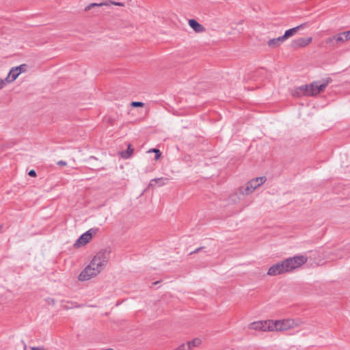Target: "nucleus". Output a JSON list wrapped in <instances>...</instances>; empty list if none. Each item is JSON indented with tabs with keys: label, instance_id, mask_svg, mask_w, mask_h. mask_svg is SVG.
Wrapping results in <instances>:
<instances>
[{
	"label": "nucleus",
	"instance_id": "f257e3e1",
	"mask_svg": "<svg viewBox=\"0 0 350 350\" xmlns=\"http://www.w3.org/2000/svg\"><path fill=\"white\" fill-rule=\"evenodd\" d=\"M103 271L101 269L96 265L94 262L91 260L90 263L83 269L78 276L79 281H87L96 276Z\"/></svg>",
	"mask_w": 350,
	"mask_h": 350
},
{
	"label": "nucleus",
	"instance_id": "f03ea898",
	"mask_svg": "<svg viewBox=\"0 0 350 350\" xmlns=\"http://www.w3.org/2000/svg\"><path fill=\"white\" fill-rule=\"evenodd\" d=\"M111 256V250L108 248L101 249L93 256L92 260L101 270L106 267Z\"/></svg>",
	"mask_w": 350,
	"mask_h": 350
},
{
	"label": "nucleus",
	"instance_id": "7ed1b4c3",
	"mask_svg": "<svg viewBox=\"0 0 350 350\" xmlns=\"http://www.w3.org/2000/svg\"><path fill=\"white\" fill-rule=\"evenodd\" d=\"M300 325L298 320L294 319H283L273 321L272 320V332L273 331H286L291 328L297 327Z\"/></svg>",
	"mask_w": 350,
	"mask_h": 350
},
{
	"label": "nucleus",
	"instance_id": "20e7f679",
	"mask_svg": "<svg viewBox=\"0 0 350 350\" xmlns=\"http://www.w3.org/2000/svg\"><path fill=\"white\" fill-rule=\"evenodd\" d=\"M308 260L307 256L304 255H298L293 257H290L284 260L286 267L288 272L293 271L302 265H304Z\"/></svg>",
	"mask_w": 350,
	"mask_h": 350
},
{
	"label": "nucleus",
	"instance_id": "39448f33",
	"mask_svg": "<svg viewBox=\"0 0 350 350\" xmlns=\"http://www.w3.org/2000/svg\"><path fill=\"white\" fill-rule=\"evenodd\" d=\"M98 232V228H92L82 234L75 243V247L84 246L92 239L94 235L96 234Z\"/></svg>",
	"mask_w": 350,
	"mask_h": 350
},
{
	"label": "nucleus",
	"instance_id": "423d86ee",
	"mask_svg": "<svg viewBox=\"0 0 350 350\" xmlns=\"http://www.w3.org/2000/svg\"><path fill=\"white\" fill-rule=\"evenodd\" d=\"M272 320L255 321L249 325V328L262 332H272Z\"/></svg>",
	"mask_w": 350,
	"mask_h": 350
},
{
	"label": "nucleus",
	"instance_id": "0eeeda50",
	"mask_svg": "<svg viewBox=\"0 0 350 350\" xmlns=\"http://www.w3.org/2000/svg\"><path fill=\"white\" fill-rule=\"evenodd\" d=\"M288 273L284 260L272 265L268 270L267 274L269 275H277Z\"/></svg>",
	"mask_w": 350,
	"mask_h": 350
},
{
	"label": "nucleus",
	"instance_id": "6e6552de",
	"mask_svg": "<svg viewBox=\"0 0 350 350\" xmlns=\"http://www.w3.org/2000/svg\"><path fill=\"white\" fill-rule=\"evenodd\" d=\"M25 65L13 67L10 70L7 77L5 79L7 83H11L16 80L18 76L24 70Z\"/></svg>",
	"mask_w": 350,
	"mask_h": 350
},
{
	"label": "nucleus",
	"instance_id": "1a4fd4ad",
	"mask_svg": "<svg viewBox=\"0 0 350 350\" xmlns=\"http://www.w3.org/2000/svg\"><path fill=\"white\" fill-rule=\"evenodd\" d=\"M329 83L328 81L325 82L314 81L311 83V96H315L321 92L327 86Z\"/></svg>",
	"mask_w": 350,
	"mask_h": 350
},
{
	"label": "nucleus",
	"instance_id": "9d476101",
	"mask_svg": "<svg viewBox=\"0 0 350 350\" xmlns=\"http://www.w3.org/2000/svg\"><path fill=\"white\" fill-rule=\"evenodd\" d=\"M344 37V33L341 32L333 36L332 37L327 38L325 42L326 44H329L331 46H335V45L338 43L344 42L347 41Z\"/></svg>",
	"mask_w": 350,
	"mask_h": 350
},
{
	"label": "nucleus",
	"instance_id": "9b49d317",
	"mask_svg": "<svg viewBox=\"0 0 350 350\" xmlns=\"http://www.w3.org/2000/svg\"><path fill=\"white\" fill-rule=\"evenodd\" d=\"M310 88H311V84L310 85H301L295 90L293 94L297 95V96H311L312 89H310Z\"/></svg>",
	"mask_w": 350,
	"mask_h": 350
},
{
	"label": "nucleus",
	"instance_id": "f8f14e48",
	"mask_svg": "<svg viewBox=\"0 0 350 350\" xmlns=\"http://www.w3.org/2000/svg\"><path fill=\"white\" fill-rule=\"evenodd\" d=\"M312 38L311 37L299 38L292 42V46L295 49L306 46L312 42Z\"/></svg>",
	"mask_w": 350,
	"mask_h": 350
},
{
	"label": "nucleus",
	"instance_id": "ddd939ff",
	"mask_svg": "<svg viewBox=\"0 0 350 350\" xmlns=\"http://www.w3.org/2000/svg\"><path fill=\"white\" fill-rule=\"evenodd\" d=\"M266 179L267 178L265 176H260L257 177L256 178H253L248 181L247 183L248 184H250V187L255 190L260 185H262L265 182Z\"/></svg>",
	"mask_w": 350,
	"mask_h": 350
},
{
	"label": "nucleus",
	"instance_id": "4468645a",
	"mask_svg": "<svg viewBox=\"0 0 350 350\" xmlns=\"http://www.w3.org/2000/svg\"><path fill=\"white\" fill-rule=\"evenodd\" d=\"M306 26V23H303V24H301L295 27L286 30L284 32V35L282 36L284 39V40H286L291 36H293L299 29H303Z\"/></svg>",
	"mask_w": 350,
	"mask_h": 350
},
{
	"label": "nucleus",
	"instance_id": "2eb2a0df",
	"mask_svg": "<svg viewBox=\"0 0 350 350\" xmlns=\"http://www.w3.org/2000/svg\"><path fill=\"white\" fill-rule=\"evenodd\" d=\"M189 25L197 33L203 32L205 29L204 27L195 19H189Z\"/></svg>",
	"mask_w": 350,
	"mask_h": 350
},
{
	"label": "nucleus",
	"instance_id": "dca6fc26",
	"mask_svg": "<svg viewBox=\"0 0 350 350\" xmlns=\"http://www.w3.org/2000/svg\"><path fill=\"white\" fill-rule=\"evenodd\" d=\"M284 41V39L282 38V36H280L275 38L270 39L267 42V44L270 48L274 49L279 46Z\"/></svg>",
	"mask_w": 350,
	"mask_h": 350
},
{
	"label": "nucleus",
	"instance_id": "f3484780",
	"mask_svg": "<svg viewBox=\"0 0 350 350\" xmlns=\"http://www.w3.org/2000/svg\"><path fill=\"white\" fill-rule=\"evenodd\" d=\"M202 342V340L199 338H196L191 340L187 341V345H189V349L193 350L194 347H198Z\"/></svg>",
	"mask_w": 350,
	"mask_h": 350
},
{
	"label": "nucleus",
	"instance_id": "a211bd4d",
	"mask_svg": "<svg viewBox=\"0 0 350 350\" xmlns=\"http://www.w3.org/2000/svg\"><path fill=\"white\" fill-rule=\"evenodd\" d=\"M133 152V149L131 148L130 144H128L127 149L124 151L120 152V156L124 159H129L131 157Z\"/></svg>",
	"mask_w": 350,
	"mask_h": 350
},
{
	"label": "nucleus",
	"instance_id": "6ab92c4d",
	"mask_svg": "<svg viewBox=\"0 0 350 350\" xmlns=\"http://www.w3.org/2000/svg\"><path fill=\"white\" fill-rule=\"evenodd\" d=\"M239 191L243 195H249L250 193H252L254 191V189H252L250 187V184H248V183H247V184L245 187H241L239 189Z\"/></svg>",
	"mask_w": 350,
	"mask_h": 350
},
{
	"label": "nucleus",
	"instance_id": "aec40b11",
	"mask_svg": "<svg viewBox=\"0 0 350 350\" xmlns=\"http://www.w3.org/2000/svg\"><path fill=\"white\" fill-rule=\"evenodd\" d=\"M103 5H109V3H107V1L101 2L100 3H92L85 7V11L87 12L92 8L100 7V6H103Z\"/></svg>",
	"mask_w": 350,
	"mask_h": 350
},
{
	"label": "nucleus",
	"instance_id": "412c9836",
	"mask_svg": "<svg viewBox=\"0 0 350 350\" xmlns=\"http://www.w3.org/2000/svg\"><path fill=\"white\" fill-rule=\"evenodd\" d=\"M167 182H168V178H154V185H157L159 186L164 185Z\"/></svg>",
	"mask_w": 350,
	"mask_h": 350
},
{
	"label": "nucleus",
	"instance_id": "4be33fe9",
	"mask_svg": "<svg viewBox=\"0 0 350 350\" xmlns=\"http://www.w3.org/2000/svg\"><path fill=\"white\" fill-rule=\"evenodd\" d=\"M189 345H187L186 343H183L178 346L176 349L174 350H189Z\"/></svg>",
	"mask_w": 350,
	"mask_h": 350
},
{
	"label": "nucleus",
	"instance_id": "5701e85b",
	"mask_svg": "<svg viewBox=\"0 0 350 350\" xmlns=\"http://www.w3.org/2000/svg\"><path fill=\"white\" fill-rule=\"evenodd\" d=\"M161 152L159 149L154 148V159H158L161 157Z\"/></svg>",
	"mask_w": 350,
	"mask_h": 350
},
{
	"label": "nucleus",
	"instance_id": "b1692460",
	"mask_svg": "<svg viewBox=\"0 0 350 350\" xmlns=\"http://www.w3.org/2000/svg\"><path fill=\"white\" fill-rule=\"evenodd\" d=\"M144 104L143 103H142V102H132L131 103V106L135 107H142V106H144Z\"/></svg>",
	"mask_w": 350,
	"mask_h": 350
},
{
	"label": "nucleus",
	"instance_id": "393cba45",
	"mask_svg": "<svg viewBox=\"0 0 350 350\" xmlns=\"http://www.w3.org/2000/svg\"><path fill=\"white\" fill-rule=\"evenodd\" d=\"M107 3H109V5H118V6L124 5V4L122 3L116 2V1H107Z\"/></svg>",
	"mask_w": 350,
	"mask_h": 350
},
{
	"label": "nucleus",
	"instance_id": "a878e982",
	"mask_svg": "<svg viewBox=\"0 0 350 350\" xmlns=\"http://www.w3.org/2000/svg\"><path fill=\"white\" fill-rule=\"evenodd\" d=\"M342 33H344V38L346 39V40H350V30L347 31H343Z\"/></svg>",
	"mask_w": 350,
	"mask_h": 350
},
{
	"label": "nucleus",
	"instance_id": "bb28decb",
	"mask_svg": "<svg viewBox=\"0 0 350 350\" xmlns=\"http://www.w3.org/2000/svg\"><path fill=\"white\" fill-rule=\"evenodd\" d=\"M7 84V82L4 79H0V90L3 89L5 85Z\"/></svg>",
	"mask_w": 350,
	"mask_h": 350
},
{
	"label": "nucleus",
	"instance_id": "cd10ccee",
	"mask_svg": "<svg viewBox=\"0 0 350 350\" xmlns=\"http://www.w3.org/2000/svg\"><path fill=\"white\" fill-rule=\"evenodd\" d=\"M28 174L31 177H35L36 176V172L35 170H31L29 172Z\"/></svg>",
	"mask_w": 350,
	"mask_h": 350
},
{
	"label": "nucleus",
	"instance_id": "c85d7f7f",
	"mask_svg": "<svg viewBox=\"0 0 350 350\" xmlns=\"http://www.w3.org/2000/svg\"><path fill=\"white\" fill-rule=\"evenodd\" d=\"M57 165H66V161H59L57 162Z\"/></svg>",
	"mask_w": 350,
	"mask_h": 350
},
{
	"label": "nucleus",
	"instance_id": "c756f323",
	"mask_svg": "<svg viewBox=\"0 0 350 350\" xmlns=\"http://www.w3.org/2000/svg\"><path fill=\"white\" fill-rule=\"evenodd\" d=\"M201 250V247L197 248L193 252H191V254L197 253L198 251Z\"/></svg>",
	"mask_w": 350,
	"mask_h": 350
},
{
	"label": "nucleus",
	"instance_id": "7c9ffc66",
	"mask_svg": "<svg viewBox=\"0 0 350 350\" xmlns=\"http://www.w3.org/2000/svg\"><path fill=\"white\" fill-rule=\"evenodd\" d=\"M148 152H153V148L150 149V150L148 151Z\"/></svg>",
	"mask_w": 350,
	"mask_h": 350
},
{
	"label": "nucleus",
	"instance_id": "2f4dec72",
	"mask_svg": "<svg viewBox=\"0 0 350 350\" xmlns=\"http://www.w3.org/2000/svg\"><path fill=\"white\" fill-rule=\"evenodd\" d=\"M158 283V282H154V284L156 285Z\"/></svg>",
	"mask_w": 350,
	"mask_h": 350
}]
</instances>
